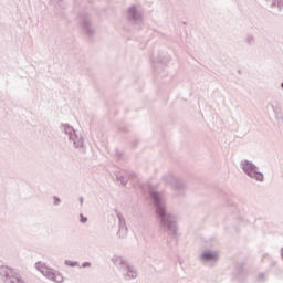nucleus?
Here are the masks:
<instances>
[{"label": "nucleus", "mask_w": 283, "mask_h": 283, "mask_svg": "<svg viewBox=\"0 0 283 283\" xmlns=\"http://www.w3.org/2000/svg\"><path fill=\"white\" fill-rule=\"evenodd\" d=\"M122 275H124L125 280H136L138 277V272H136V269L129 263L122 270Z\"/></svg>", "instance_id": "9d476101"}, {"label": "nucleus", "mask_w": 283, "mask_h": 283, "mask_svg": "<svg viewBox=\"0 0 283 283\" xmlns=\"http://www.w3.org/2000/svg\"><path fill=\"white\" fill-rule=\"evenodd\" d=\"M81 27L88 36H92L94 34V27L92 25V20H90V15L82 17Z\"/></svg>", "instance_id": "1a4fd4ad"}, {"label": "nucleus", "mask_w": 283, "mask_h": 283, "mask_svg": "<svg viewBox=\"0 0 283 283\" xmlns=\"http://www.w3.org/2000/svg\"><path fill=\"white\" fill-rule=\"evenodd\" d=\"M80 218H81L80 222H82V224H85V222H87V218L84 217L83 214H80Z\"/></svg>", "instance_id": "412c9836"}, {"label": "nucleus", "mask_w": 283, "mask_h": 283, "mask_svg": "<svg viewBox=\"0 0 283 283\" xmlns=\"http://www.w3.org/2000/svg\"><path fill=\"white\" fill-rule=\"evenodd\" d=\"M258 280H259V282H264V280H266V274H264V273L259 274Z\"/></svg>", "instance_id": "aec40b11"}, {"label": "nucleus", "mask_w": 283, "mask_h": 283, "mask_svg": "<svg viewBox=\"0 0 283 283\" xmlns=\"http://www.w3.org/2000/svg\"><path fill=\"white\" fill-rule=\"evenodd\" d=\"M245 43L248 45H255V36L251 35V34H248L245 36Z\"/></svg>", "instance_id": "f3484780"}, {"label": "nucleus", "mask_w": 283, "mask_h": 283, "mask_svg": "<svg viewBox=\"0 0 283 283\" xmlns=\"http://www.w3.org/2000/svg\"><path fill=\"white\" fill-rule=\"evenodd\" d=\"M117 218L119 220V229L117 231V237H119L122 240H125L127 238V224L125 223V219L123 218V214L118 213Z\"/></svg>", "instance_id": "9b49d317"}, {"label": "nucleus", "mask_w": 283, "mask_h": 283, "mask_svg": "<svg viewBox=\"0 0 283 283\" xmlns=\"http://www.w3.org/2000/svg\"><path fill=\"white\" fill-rule=\"evenodd\" d=\"M268 3H271L272 8L276 9L280 12L283 8V0H265Z\"/></svg>", "instance_id": "2eb2a0df"}, {"label": "nucleus", "mask_w": 283, "mask_h": 283, "mask_svg": "<svg viewBox=\"0 0 283 283\" xmlns=\"http://www.w3.org/2000/svg\"><path fill=\"white\" fill-rule=\"evenodd\" d=\"M80 202H81V205H83V197L80 198Z\"/></svg>", "instance_id": "5701e85b"}, {"label": "nucleus", "mask_w": 283, "mask_h": 283, "mask_svg": "<svg viewBox=\"0 0 283 283\" xmlns=\"http://www.w3.org/2000/svg\"><path fill=\"white\" fill-rule=\"evenodd\" d=\"M64 264H65L66 266H72V268L78 266V262H77V261L65 260V261H64Z\"/></svg>", "instance_id": "a211bd4d"}, {"label": "nucleus", "mask_w": 283, "mask_h": 283, "mask_svg": "<svg viewBox=\"0 0 283 283\" xmlns=\"http://www.w3.org/2000/svg\"><path fill=\"white\" fill-rule=\"evenodd\" d=\"M150 200L159 222L160 231L167 233L170 238H178V217L167 210V199L165 195L158 191H151Z\"/></svg>", "instance_id": "f257e3e1"}, {"label": "nucleus", "mask_w": 283, "mask_h": 283, "mask_svg": "<svg viewBox=\"0 0 283 283\" xmlns=\"http://www.w3.org/2000/svg\"><path fill=\"white\" fill-rule=\"evenodd\" d=\"M199 262H201L203 266L213 269L214 266H217L218 262H220V252L216 250H205L199 255Z\"/></svg>", "instance_id": "39448f33"}, {"label": "nucleus", "mask_w": 283, "mask_h": 283, "mask_svg": "<svg viewBox=\"0 0 283 283\" xmlns=\"http://www.w3.org/2000/svg\"><path fill=\"white\" fill-rule=\"evenodd\" d=\"M126 19L129 23H143V12L140 7L133 4L126 10Z\"/></svg>", "instance_id": "0eeeda50"}, {"label": "nucleus", "mask_w": 283, "mask_h": 283, "mask_svg": "<svg viewBox=\"0 0 283 283\" xmlns=\"http://www.w3.org/2000/svg\"><path fill=\"white\" fill-rule=\"evenodd\" d=\"M151 61L155 72H163L171 61V55L165 50H157L153 52Z\"/></svg>", "instance_id": "7ed1b4c3"}, {"label": "nucleus", "mask_w": 283, "mask_h": 283, "mask_svg": "<svg viewBox=\"0 0 283 283\" xmlns=\"http://www.w3.org/2000/svg\"><path fill=\"white\" fill-rule=\"evenodd\" d=\"M116 180H118L123 187L127 185V177L123 176L120 172H115Z\"/></svg>", "instance_id": "dca6fc26"}, {"label": "nucleus", "mask_w": 283, "mask_h": 283, "mask_svg": "<svg viewBox=\"0 0 283 283\" xmlns=\"http://www.w3.org/2000/svg\"><path fill=\"white\" fill-rule=\"evenodd\" d=\"M112 262L113 264H115V266H117V269H119V271H122L124 268H126L129 264V262H127V260H125V258L120 255L113 256Z\"/></svg>", "instance_id": "f8f14e48"}, {"label": "nucleus", "mask_w": 283, "mask_h": 283, "mask_svg": "<svg viewBox=\"0 0 283 283\" xmlns=\"http://www.w3.org/2000/svg\"><path fill=\"white\" fill-rule=\"evenodd\" d=\"M273 113L275 114V118L277 123H283V114H282V107L281 106H274L271 105Z\"/></svg>", "instance_id": "ddd939ff"}, {"label": "nucleus", "mask_w": 283, "mask_h": 283, "mask_svg": "<svg viewBox=\"0 0 283 283\" xmlns=\"http://www.w3.org/2000/svg\"><path fill=\"white\" fill-rule=\"evenodd\" d=\"M35 269L46 277V280H51V282L61 283L63 282V275L56 272L54 269L48 268L41 263H36Z\"/></svg>", "instance_id": "423d86ee"}, {"label": "nucleus", "mask_w": 283, "mask_h": 283, "mask_svg": "<svg viewBox=\"0 0 283 283\" xmlns=\"http://www.w3.org/2000/svg\"><path fill=\"white\" fill-rule=\"evenodd\" d=\"M240 167L243 174L248 175V177L252 178V180H256V182H264V174L259 171L258 167L252 161L243 159L240 163Z\"/></svg>", "instance_id": "20e7f679"}, {"label": "nucleus", "mask_w": 283, "mask_h": 283, "mask_svg": "<svg viewBox=\"0 0 283 283\" xmlns=\"http://www.w3.org/2000/svg\"><path fill=\"white\" fill-rule=\"evenodd\" d=\"M281 87H282V90H283V82L281 83Z\"/></svg>", "instance_id": "b1692460"}, {"label": "nucleus", "mask_w": 283, "mask_h": 283, "mask_svg": "<svg viewBox=\"0 0 283 283\" xmlns=\"http://www.w3.org/2000/svg\"><path fill=\"white\" fill-rule=\"evenodd\" d=\"M53 200H54L55 207H59V205H61V198H59L57 196H54Z\"/></svg>", "instance_id": "6ab92c4d"}, {"label": "nucleus", "mask_w": 283, "mask_h": 283, "mask_svg": "<svg viewBox=\"0 0 283 283\" xmlns=\"http://www.w3.org/2000/svg\"><path fill=\"white\" fill-rule=\"evenodd\" d=\"M177 179L178 177H176L172 172H167L163 177L164 182H166L167 185H171V187L174 186V182H176Z\"/></svg>", "instance_id": "4468645a"}, {"label": "nucleus", "mask_w": 283, "mask_h": 283, "mask_svg": "<svg viewBox=\"0 0 283 283\" xmlns=\"http://www.w3.org/2000/svg\"><path fill=\"white\" fill-rule=\"evenodd\" d=\"M90 266H92V263H90V262H84V263L82 264V268H83V269H88Z\"/></svg>", "instance_id": "4be33fe9"}, {"label": "nucleus", "mask_w": 283, "mask_h": 283, "mask_svg": "<svg viewBox=\"0 0 283 283\" xmlns=\"http://www.w3.org/2000/svg\"><path fill=\"white\" fill-rule=\"evenodd\" d=\"M172 189L175 190V196L177 198H182V196H185V191H187V184L185 180L177 177L172 184Z\"/></svg>", "instance_id": "6e6552de"}, {"label": "nucleus", "mask_w": 283, "mask_h": 283, "mask_svg": "<svg viewBox=\"0 0 283 283\" xmlns=\"http://www.w3.org/2000/svg\"><path fill=\"white\" fill-rule=\"evenodd\" d=\"M61 129L65 136H67L69 140L73 143L74 149L78 150V154H86L87 147H85V139L83 136L76 133V129L72 127L70 124H62Z\"/></svg>", "instance_id": "f03ea898"}]
</instances>
